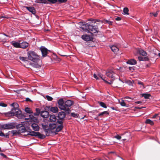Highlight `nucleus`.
I'll list each match as a JSON object with an SVG mask.
<instances>
[{"label": "nucleus", "mask_w": 160, "mask_h": 160, "mask_svg": "<svg viewBox=\"0 0 160 160\" xmlns=\"http://www.w3.org/2000/svg\"><path fill=\"white\" fill-rule=\"evenodd\" d=\"M6 115L8 116H14L19 119H22L26 117L24 114L22 113L20 109L16 110L11 109V111L6 113Z\"/></svg>", "instance_id": "1"}, {"label": "nucleus", "mask_w": 160, "mask_h": 160, "mask_svg": "<svg viewBox=\"0 0 160 160\" xmlns=\"http://www.w3.org/2000/svg\"><path fill=\"white\" fill-rule=\"evenodd\" d=\"M27 54L28 59L33 62L40 59L39 56L34 51H29L28 52Z\"/></svg>", "instance_id": "2"}, {"label": "nucleus", "mask_w": 160, "mask_h": 160, "mask_svg": "<svg viewBox=\"0 0 160 160\" xmlns=\"http://www.w3.org/2000/svg\"><path fill=\"white\" fill-rule=\"evenodd\" d=\"M85 26L87 28L89 31H91V33H97L98 32V26L97 25H93L87 23Z\"/></svg>", "instance_id": "3"}, {"label": "nucleus", "mask_w": 160, "mask_h": 160, "mask_svg": "<svg viewBox=\"0 0 160 160\" xmlns=\"http://www.w3.org/2000/svg\"><path fill=\"white\" fill-rule=\"evenodd\" d=\"M73 102L70 100H67L64 102V106L65 109L64 111L67 112L68 113L70 111L69 108L73 104Z\"/></svg>", "instance_id": "4"}, {"label": "nucleus", "mask_w": 160, "mask_h": 160, "mask_svg": "<svg viewBox=\"0 0 160 160\" xmlns=\"http://www.w3.org/2000/svg\"><path fill=\"white\" fill-rule=\"evenodd\" d=\"M16 128L20 133L21 132H27L29 128V127H27L26 128L24 126L20 124L17 125Z\"/></svg>", "instance_id": "5"}, {"label": "nucleus", "mask_w": 160, "mask_h": 160, "mask_svg": "<svg viewBox=\"0 0 160 160\" xmlns=\"http://www.w3.org/2000/svg\"><path fill=\"white\" fill-rule=\"evenodd\" d=\"M57 127V125L56 123H50L49 124L50 134L52 133H54L56 134L58 132H56V130Z\"/></svg>", "instance_id": "6"}, {"label": "nucleus", "mask_w": 160, "mask_h": 160, "mask_svg": "<svg viewBox=\"0 0 160 160\" xmlns=\"http://www.w3.org/2000/svg\"><path fill=\"white\" fill-rule=\"evenodd\" d=\"M1 127L4 129H12L15 128V124L13 122L4 124L2 125Z\"/></svg>", "instance_id": "7"}, {"label": "nucleus", "mask_w": 160, "mask_h": 160, "mask_svg": "<svg viewBox=\"0 0 160 160\" xmlns=\"http://www.w3.org/2000/svg\"><path fill=\"white\" fill-rule=\"evenodd\" d=\"M115 73L111 69H108L106 71V75L108 77L110 78H112L113 81L115 79V77L114 76Z\"/></svg>", "instance_id": "8"}, {"label": "nucleus", "mask_w": 160, "mask_h": 160, "mask_svg": "<svg viewBox=\"0 0 160 160\" xmlns=\"http://www.w3.org/2000/svg\"><path fill=\"white\" fill-rule=\"evenodd\" d=\"M40 50L42 52V57H45L47 56L48 53V52H50V50L48 49L47 48L44 46H42L40 48Z\"/></svg>", "instance_id": "9"}, {"label": "nucleus", "mask_w": 160, "mask_h": 160, "mask_svg": "<svg viewBox=\"0 0 160 160\" xmlns=\"http://www.w3.org/2000/svg\"><path fill=\"white\" fill-rule=\"evenodd\" d=\"M57 127L56 130L57 132H60L63 128V123L62 120L60 119L57 121Z\"/></svg>", "instance_id": "10"}, {"label": "nucleus", "mask_w": 160, "mask_h": 160, "mask_svg": "<svg viewBox=\"0 0 160 160\" xmlns=\"http://www.w3.org/2000/svg\"><path fill=\"white\" fill-rule=\"evenodd\" d=\"M82 38L84 40L87 41H93V38L89 35L85 34L82 36Z\"/></svg>", "instance_id": "11"}, {"label": "nucleus", "mask_w": 160, "mask_h": 160, "mask_svg": "<svg viewBox=\"0 0 160 160\" xmlns=\"http://www.w3.org/2000/svg\"><path fill=\"white\" fill-rule=\"evenodd\" d=\"M58 102L59 108L62 110L65 109L64 106V102L63 99H60L58 101Z\"/></svg>", "instance_id": "12"}, {"label": "nucleus", "mask_w": 160, "mask_h": 160, "mask_svg": "<svg viewBox=\"0 0 160 160\" xmlns=\"http://www.w3.org/2000/svg\"><path fill=\"white\" fill-rule=\"evenodd\" d=\"M42 126L43 129L44 130L47 136H49L50 135V131L49 127L47 125L42 124Z\"/></svg>", "instance_id": "13"}, {"label": "nucleus", "mask_w": 160, "mask_h": 160, "mask_svg": "<svg viewBox=\"0 0 160 160\" xmlns=\"http://www.w3.org/2000/svg\"><path fill=\"white\" fill-rule=\"evenodd\" d=\"M41 116L44 118H47L49 116V113L46 111H42L40 112Z\"/></svg>", "instance_id": "14"}, {"label": "nucleus", "mask_w": 160, "mask_h": 160, "mask_svg": "<svg viewBox=\"0 0 160 160\" xmlns=\"http://www.w3.org/2000/svg\"><path fill=\"white\" fill-rule=\"evenodd\" d=\"M37 132L32 131L29 128V129L27 131V135H30L31 136H37Z\"/></svg>", "instance_id": "15"}, {"label": "nucleus", "mask_w": 160, "mask_h": 160, "mask_svg": "<svg viewBox=\"0 0 160 160\" xmlns=\"http://www.w3.org/2000/svg\"><path fill=\"white\" fill-rule=\"evenodd\" d=\"M25 8L32 14H35L36 12V10L34 7H25Z\"/></svg>", "instance_id": "16"}, {"label": "nucleus", "mask_w": 160, "mask_h": 160, "mask_svg": "<svg viewBox=\"0 0 160 160\" xmlns=\"http://www.w3.org/2000/svg\"><path fill=\"white\" fill-rule=\"evenodd\" d=\"M66 116V113L63 112H59L58 114V117L59 119H63Z\"/></svg>", "instance_id": "17"}, {"label": "nucleus", "mask_w": 160, "mask_h": 160, "mask_svg": "<svg viewBox=\"0 0 160 160\" xmlns=\"http://www.w3.org/2000/svg\"><path fill=\"white\" fill-rule=\"evenodd\" d=\"M29 45V44L28 43L26 42H23L20 43V48L25 49L27 48Z\"/></svg>", "instance_id": "18"}, {"label": "nucleus", "mask_w": 160, "mask_h": 160, "mask_svg": "<svg viewBox=\"0 0 160 160\" xmlns=\"http://www.w3.org/2000/svg\"><path fill=\"white\" fill-rule=\"evenodd\" d=\"M31 126L34 131H38L39 130V127L38 124L33 123L32 124Z\"/></svg>", "instance_id": "19"}, {"label": "nucleus", "mask_w": 160, "mask_h": 160, "mask_svg": "<svg viewBox=\"0 0 160 160\" xmlns=\"http://www.w3.org/2000/svg\"><path fill=\"white\" fill-rule=\"evenodd\" d=\"M127 63L130 65H135L137 63V61L134 59H131L128 60Z\"/></svg>", "instance_id": "20"}, {"label": "nucleus", "mask_w": 160, "mask_h": 160, "mask_svg": "<svg viewBox=\"0 0 160 160\" xmlns=\"http://www.w3.org/2000/svg\"><path fill=\"white\" fill-rule=\"evenodd\" d=\"M110 48L112 51L113 52L115 53H116L119 50L118 48L116 46L113 45Z\"/></svg>", "instance_id": "21"}, {"label": "nucleus", "mask_w": 160, "mask_h": 160, "mask_svg": "<svg viewBox=\"0 0 160 160\" xmlns=\"http://www.w3.org/2000/svg\"><path fill=\"white\" fill-rule=\"evenodd\" d=\"M11 44L14 47L16 48H20V43L14 41H12Z\"/></svg>", "instance_id": "22"}, {"label": "nucleus", "mask_w": 160, "mask_h": 160, "mask_svg": "<svg viewBox=\"0 0 160 160\" xmlns=\"http://www.w3.org/2000/svg\"><path fill=\"white\" fill-rule=\"evenodd\" d=\"M138 53L140 55L143 56H146L147 55L146 52L142 49H139L138 50Z\"/></svg>", "instance_id": "23"}, {"label": "nucleus", "mask_w": 160, "mask_h": 160, "mask_svg": "<svg viewBox=\"0 0 160 160\" xmlns=\"http://www.w3.org/2000/svg\"><path fill=\"white\" fill-rule=\"evenodd\" d=\"M11 105L13 107V108H12L11 109L16 110V109H19L18 104L17 103H13L11 104Z\"/></svg>", "instance_id": "24"}, {"label": "nucleus", "mask_w": 160, "mask_h": 160, "mask_svg": "<svg viewBox=\"0 0 160 160\" xmlns=\"http://www.w3.org/2000/svg\"><path fill=\"white\" fill-rule=\"evenodd\" d=\"M49 110L51 112L54 113L58 112V108L56 107H51Z\"/></svg>", "instance_id": "25"}, {"label": "nucleus", "mask_w": 160, "mask_h": 160, "mask_svg": "<svg viewBox=\"0 0 160 160\" xmlns=\"http://www.w3.org/2000/svg\"><path fill=\"white\" fill-rule=\"evenodd\" d=\"M49 120L51 122H55L56 121L57 119L55 116L52 115H50Z\"/></svg>", "instance_id": "26"}, {"label": "nucleus", "mask_w": 160, "mask_h": 160, "mask_svg": "<svg viewBox=\"0 0 160 160\" xmlns=\"http://www.w3.org/2000/svg\"><path fill=\"white\" fill-rule=\"evenodd\" d=\"M35 2L38 3H48L46 0H35Z\"/></svg>", "instance_id": "27"}, {"label": "nucleus", "mask_w": 160, "mask_h": 160, "mask_svg": "<svg viewBox=\"0 0 160 160\" xmlns=\"http://www.w3.org/2000/svg\"><path fill=\"white\" fill-rule=\"evenodd\" d=\"M109 114L108 111H105L103 112L98 115V116H106Z\"/></svg>", "instance_id": "28"}, {"label": "nucleus", "mask_w": 160, "mask_h": 160, "mask_svg": "<svg viewBox=\"0 0 160 160\" xmlns=\"http://www.w3.org/2000/svg\"><path fill=\"white\" fill-rule=\"evenodd\" d=\"M37 136L40 139H43L45 138V135L40 133L39 132H37Z\"/></svg>", "instance_id": "29"}, {"label": "nucleus", "mask_w": 160, "mask_h": 160, "mask_svg": "<svg viewBox=\"0 0 160 160\" xmlns=\"http://www.w3.org/2000/svg\"><path fill=\"white\" fill-rule=\"evenodd\" d=\"M98 75L99 76V77L102 78V79L103 80V81H105L106 82H107V83H108L109 84H111L112 83V81H110V82H108V81H106L105 80V77L104 76H103L102 74H98Z\"/></svg>", "instance_id": "30"}, {"label": "nucleus", "mask_w": 160, "mask_h": 160, "mask_svg": "<svg viewBox=\"0 0 160 160\" xmlns=\"http://www.w3.org/2000/svg\"><path fill=\"white\" fill-rule=\"evenodd\" d=\"M90 42H86V44L89 47H92L95 46L94 43L93 41H90Z\"/></svg>", "instance_id": "31"}, {"label": "nucleus", "mask_w": 160, "mask_h": 160, "mask_svg": "<svg viewBox=\"0 0 160 160\" xmlns=\"http://www.w3.org/2000/svg\"><path fill=\"white\" fill-rule=\"evenodd\" d=\"M25 111L28 114L33 113V112L31 110V109L29 108L26 107L25 109Z\"/></svg>", "instance_id": "32"}, {"label": "nucleus", "mask_w": 160, "mask_h": 160, "mask_svg": "<svg viewBox=\"0 0 160 160\" xmlns=\"http://www.w3.org/2000/svg\"><path fill=\"white\" fill-rule=\"evenodd\" d=\"M142 96L144 97L146 99H148L151 96V95L148 93H143L142 94Z\"/></svg>", "instance_id": "33"}, {"label": "nucleus", "mask_w": 160, "mask_h": 160, "mask_svg": "<svg viewBox=\"0 0 160 160\" xmlns=\"http://www.w3.org/2000/svg\"><path fill=\"white\" fill-rule=\"evenodd\" d=\"M11 132L12 134V136L17 135L18 134L20 133L19 132L18 130H13Z\"/></svg>", "instance_id": "34"}, {"label": "nucleus", "mask_w": 160, "mask_h": 160, "mask_svg": "<svg viewBox=\"0 0 160 160\" xmlns=\"http://www.w3.org/2000/svg\"><path fill=\"white\" fill-rule=\"evenodd\" d=\"M145 122L147 124H149L151 125H152L154 124V122L153 121L149 119H146Z\"/></svg>", "instance_id": "35"}, {"label": "nucleus", "mask_w": 160, "mask_h": 160, "mask_svg": "<svg viewBox=\"0 0 160 160\" xmlns=\"http://www.w3.org/2000/svg\"><path fill=\"white\" fill-rule=\"evenodd\" d=\"M0 136L1 137H5L6 138H9V134H5L2 131H0Z\"/></svg>", "instance_id": "36"}, {"label": "nucleus", "mask_w": 160, "mask_h": 160, "mask_svg": "<svg viewBox=\"0 0 160 160\" xmlns=\"http://www.w3.org/2000/svg\"><path fill=\"white\" fill-rule=\"evenodd\" d=\"M98 103L103 108H106L107 107L106 104L103 102H98Z\"/></svg>", "instance_id": "37"}, {"label": "nucleus", "mask_w": 160, "mask_h": 160, "mask_svg": "<svg viewBox=\"0 0 160 160\" xmlns=\"http://www.w3.org/2000/svg\"><path fill=\"white\" fill-rule=\"evenodd\" d=\"M19 59L21 60L24 62L28 61V58L22 57H20Z\"/></svg>", "instance_id": "38"}, {"label": "nucleus", "mask_w": 160, "mask_h": 160, "mask_svg": "<svg viewBox=\"0 0 160 160\" xmlns=\"http://www.w3.org/2000/svg\"><path fill=\"white\" fill-rule=\"evenodd\" d=\"M119 103L122 106H125L126 103L123 100H119Z\"/></svg>", "instance_id": "39"}, {"label": "nucleus", "mask_w": 160, "mask_h": 160, "mask_svg": "<svg viewBox=\"0 0 160 160\" xmlns=\"http://www.w3.org/2000/svg\"><path fill=\"white\" fill-rule=\"evenodd\" d=\"M128 11V9L127 8H123V11L125 14L129 15Z\"/></svg>", "instance_id": "40"}, {"label": "nucleus", "mask_w": 160, "mask_h": 160, "mask_svg": "<svg viewBox=\"0 0 160 160\" xmlns=\"http://www.w3.org/2000/svg\"><path fill=\"white\" fill-rule=\"evenodd\" d=\"M47 1L52 4L56 3L58 2V0H46Z\"/></svg>", "instance_id": "41"}, {"label": "nucleus", "mask_w": 160, "mask_h": 160, "mask_svg": "<svg viewBox=\"0 0 160 160\" xmlns=\"http://www.w3.org/2000/svg\"><path fill=\"white\" fill-rule=\"evenodd\" d=\"M46 98L48 100V101H51L53 99V98L51 97V96H50L48 95H46Z\"/></svg>", "instance_id": "42"}, {"label": "nucleus", "mask_w": 160, "mask_h": 160, "mask_svg": "<svg viewBox=\"0 0 160 160\" xmlns=\"http://www.w3.org/2000/svg\"><path fill=\"white\" fill-rule=\"evenodd\" d=\"M71 115L72 117L74 118H77L78 116V114L77 113H75L74 112H72L71 114Z\"/></svg>", "instance_id": "43"}, {"label": "nucleus", "mask_w": 160, "mask_h": 160, "mask_svg": "<svg viewBox=\"0 0 160 160\" xmlns=\"http://www.w3.org/2000/svg\"><path fill=\"white\" fill-rule=\"evenodd\" d=\"M67 0H58V1L59 3H62L66 2Z\"/></svg>", "instance_id": "44"}, {"label": "nucleus", "mask_w": 160, "mask_h": 160, "mask_svg": "<svg viewBox=\"0 0 160 160\" xmlns=\"http://www.w3.org/2000/svg\"><path fill=\"white\" fill-rule=\"evenodd\" d=\"M114 137L118 140H120L121 138V137L118 134H117Z\"/></svg>", "instance_id": "45"}, {"label": "nucleus", "mask_w": 160, "mask_h": 160, "mask_svg": "<svg viewBox=\"0 0 160 160\" xmlns=\"http://www.w3.org/2000/svg\"><path fill=\"white\" fill-rule=\"evenodd\" d=\"M8 18L7 16L6 15H5L4 14H1L0 15V18L1 19L2 18Z\"/></svg>", "instance_id": "46"}, {"label": "nucleus", "mask_w": 160, "mask_h": 160, "mask_svg": "<svg viewBox=\"0 0 160 160\" xmlns=\"http://www.w3.org/2000/svg\"><path fill=\"white\" fill-rule=\"evenodd\" d=\"M7 104L3 103V102H1L0 103V106H2V107H6L7 106Z\"/></svg>", "instance_id": "47"}, {"label": "nucleus", "mask_w": 160, "mask_h": 160, "mask_svg": "<svg viewBox=\"0 0 160 160\" xmlns=\"http://www.w3.org/2000/svg\"><path fill=\"white\" fill-rule=\"evenodd\" d=\"M97 22H101V20H100L99 19H93L92 20V23L94 22V23H96Z\"/></svg>", "instance_id": "48"}, {"label": "nucleus", "mask_w": 160, "mask_h": 160, "mask_svg": "<svg viewBox=\"0 0 160 160\" xmlns=\"http://www.w3.org/2000/svg\"><path fill=\"white\" fill-rule=\"evenodd\" d=\"M105 22L106 23H108L109 25H112V21L108 20H106L105 21Z\"/></svg>", "instance_id": "49"}, {"label": "nucleus", "mask_w": 160, "mask_h": 160, "mask_svg": "<svg viewBox=\"0 0 160 160\" xmlns=\"http://www.w3.org/2000/svg\"><path fill=\"white\" fill-rule=\"evenodd\" d=\"M150 16H152V15H153L154 16V17H156L158 15V13L157 12L156 13H150Z\"/></svg>", "instance_id": "50"}, {"label": "nucleus", "mask_w": 160, "mask_h": 160, "mask_svg": "<svg viewBox=\"0 0 160 160\" xmlns=\"http://www.w3.org/2000/svg\"><path fill=\"white\" fill-rule=\"evenodd\" d=\"M138 84L142 85V86L143 88H144L143 82H142L140 81H138Z\"/></svg>", "instance_id": "51"}, {"label": "nucleus", "mask_w": 160, "mask_h": 160, "mask_svg": "<svg viewBox=\"0 0 160 160\" xmlns=\"http://www.w3.org/2000/svg\"><path fill=\"white\" fill-rule=\"evenodd\" d=\"M36 112H37L38 114H40V109L39 108H36Z\"/></svg>", "instance_id": "52"}, {"label": "nucleus", "mask_w": 160, "mask_h": 160, "mask_svg": "<svg viewBox=\"0 0 160 160\" xmlns=\"http://www.w3.org/2000/svg\"><path fill=\"white\" fill-rule=\"evenodd\" d=\"M138 59L139 61H143V58L139 56L138 57Z\"/></svg>", "instance_id": "53"}, {"label": "nucleus", "mask_w": 160, "mask_h": 160, "mask_svg": "<svg viewBox=\"0 0 160 160\" xmlns=\"http://www.w3.org/2000/svg\"><path fill=\"white\" fill-rule=\"evenodd\" d=\"M149 60V58L147 57L143 58V61H148Z\"/></svg>", "instance_id": "54"}, {"label": "nucleus", "mask_w": 160, "mask_h": 160, "mask_svg": "<svg viewBox=\"0 0 160 160\" xmlns=\"http://www.w3.org/2000/svg\"><path fill=\"white\" fill-rule=\"evenodd\" d=\"M29 117L32 120H34V117L33 116V115H29Z\"/></svg>", "instance_id": "55"}, {"label": "nucleus", "mask_w": 160, "mask_h": 160, "mask_svg": "<svg viewBox=\"0 0 160 160\" xmlns=\"http://www.w3.org/2000/svg\"><path fill=\"white\" fill-rule=\"evenodd\" d=\"M115 20L116 21H120L121 20V18L120 17H118L115 18Z\"/></svg>", "instance_id": "56"}, {"label": "nucleus", "mask_w": 160, "mask_h": 160, "mask_svg": "<svg viewBox=\"0 0 160 160\" xmlns=\"http://www.w3.org/2000/svg\"><path fill=\"white\" fill-rule=\"evenodd\" d=\"M93 77H94V78H95V79H97V80L98 79V76H97L96 74H95L94 73L93 74Z\"/></svg>", "instance_id": "57"}, {"label": "nucleus", "mask_w": 160, "mask_h": 160, "mask_svg": "<svg viewBox=\"0 0 160 160\" xmlns=\"http://www.w3.org/2000/svg\"><path fill=\"white\" fill-rule=\"evenodd\" d=\"M0 155L5 158H6L7 157L3 153H0Z\"/></svg>", "instance_id": "58"}, {"label": "nucleus", "mask_w": 160, "mask_h": 160, "mask_svg": "<svg viewBox=\"0 0 160 160\" xmlns=\"http://www.w3.org/2000/svg\"><path fill=\"white\" fill-rule=\"evenodd\" d=\"M129 70L130 71H132L133 70H134L133 67H129Z\"/></svg>", "instance_id": "59"}, {"label": "nucleus", "mask_w": 160, "mask_h": 160, "mask_svg": "<svg viewBox=\"0 0 160 160\" xmlns=\"http://www.w3.org/2000/svg\"><path fill=\"white\" fill-rule=\"evenodd\" d=\"M26 101L31 102L32 100L29 98H26Z\"/></svg>", "instance_id": "60"}, {"label": "nucleus", "mask_w": 160, "mask_h": 160, "mask_svg": "<svg viewBox=\"0 0 160 160\" xmlns=\"http://www.w3.org/2000/svg\"><path fill=\"white\" fill-rule=\"evenodd\" d=\"M142 103V102L141 101H137L135 102V103L137 104H141Z\"/></svg>", "instance_id": "61"}, {"label": "nucleus", "mask_w": 160, "mask_h": 160, "mask_svg": "<svg viewBox=\"0 0 160 160\" xmlns=\"http://www.w3.org/2000/svg\"><path fill=\"white\" fill-rule=\"evenodd\" d=\"M39 114H38L37 112H35V113H33V115L34 116H38Z\"/></svg>", "instance_id": "62"}, {"label": "nucleus", "mask_w": 160, "mask_h": 160, "mask_svg": "<svg viewBox=\"0 0 160 160\" xmlns=\"http://www.w3.org/2000/svg\"><path fill=\"white\" fill-rule=\"evenodd\" d=\"M135 108L137 109H141L142 108H144V107H135Z\"/></svg>", "instance_id": "63"}, {"label": "nucleus", "mask_w": 160, "mask_h": 160, "mask_svg": "<svg viewBox=\"0 0 160 160\" xmlns=\"http://www.w3.org/2000/svg\"><path fill=\"white\" fill-rule=\"evenodd\" d=\"M158 115V114H155L153 115L152 117V118H155Z\"/></svg>", "instance_id": "64"}]
</instances>
